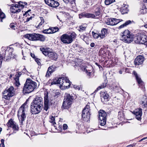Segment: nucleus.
Instances as JSON below:
<instances>
[{"label":"nucleus","instance_id":"42","mask_svg":"<svg viewBox=\"0 0 147 147\" xmlns=\"http://www.w3.org/2000/svg\"><path fill=\"white\" fill-rule=\"evenodd\" d=\"M51 34L55 33L58 31L59 29L57 27H55L51 28Z\"/></svg>","mask_w":147,"mask_h":147},{"label":"nucleus","instance_id":"36","mask_svg":"<svg viewBox=\"0 0 147 147\" xmlns=\"http://www.w3.org/2000/svg\"><path fill=\"white\" fill-rule=\"evenodd\" d=\"M5 18V14L1 11V9H0V18L1 19V22H3L2 19H4Z\"/></svg>","mask_w":147,"mask_h":147},{"label":"nucleus","instance_id":"17","mask_svg":"<svg viewBox=\"0 0 147 147\" xmlns=\"http://www.w3.org/2000/svg\"><path fill=\"white\" fill-rule=\"evenodd\" d=\"M144 61V58L142 55H139L137 57L134 62L136 65H139L142 64Z\"/></svg>","mask_w":147,"mask_h":147},{"label":"nucleus","instance_id":"33","mask_svg":"<svg viewBox=\"0 0 147 147\" xmlns=\"http://www.w3.org/2000/svg\"><path fill=\"white\" fill-rule=\"evenodd\" d=\"M124 114L122 111H119L118 112V118L120 120H122L124 118Z\"/></svg>","mask_w":147,"mask_h":147},{"label":"nucleus","instance_id":"6","mask_svg":"<svg viewBox=\"0 0 147 147\" xmlns=\"http://www.w3.org/2000/svg\"><path fill=\"white\" fill-rule=\"evenodd\" d=\"M27 110V106L24 104L19 108L18 111V116L20 121L21 122L22 124L26 117V113Z\"/></svg>","mask_w":147,"mask_h":147},{"label":"nucleus","instance_id":"55","mask_svg":"<svg viewBox=\"0 0 147 147\" xmlns=\"http://www.w3.org/2000/svg\"><path fill=\"white\" fill-rule=\"evenodd\" d=\"M32 16L30 17V18L28 17L26 19V22H29L30 20H32Z\"/></svg>","mask_w":147,"mask_h":147},{"label":"nucleus","instance_id":"59","mask_svg":"<svg viewBox=\"0 0 147 147\" xmlns=\"http://www.w3.org/2000/svg\"><path fill=\"white\" fill-rule=\"evenodd\" d=\"M63 1L66 3H69V0H63Z\"/></svg>","mask_w":147,"mask_h":147},{"label":"nucleus","instance_id":"29","mask_svg":"<svg viewBox=\"0 0 147 147\" xmlns=\"http://www.w3.org/2000/svg\"><path fill=\"white\" fill-rule=\"evenodd\" d=\"M6 54V51L4 50L0 52V68L1 67L2 61L4 58L5 57Z\"/></svg>","mask_w":147,"mask_h":147},{"label":"nucleus","instance_id":"46","mask_svg":"<svg viewBox=\"0 0 147 147\" xmlns=\"http://www.w3.org/2000/svg\"><path fill=\"white\" fill-rule=\"evenodd\" d=\"M35 61L37 63V64L39 65H40L41 64V60L40 59H38L37 58H35Z\"/></svg>","mask_w":147,"mask_h":147},{"label":"nucleus","instance_id":"8","mask_svg":"<svg viewBox=\"0 0 147 147\" xmlns=\"http://www.w3.org/2000/svg\"><path fill=\"white\" fill-rule=\"evenodd\" d=\"M21 1L18 4H13L10 8L11 12L13 13H18L20 12L22 8L24 7V5Z\"/></svg>","mask_w":147,"mask_h":147},{"label":"nucleus","instance_id":"21","mask_svg":"<svg viewBox=\"0 0 147 147\" xmlns=\"http://www.w3.org/2000/svg\"><path fill=\"white\" fill-rule=\"evenodd\" d=\"M79 18H94V15L92 14L91 13H86L85 12H83L79 15Z\"/></svg>","mask_w":147,"mask_h":147},{"label":"nucleus","instance_id":"52","mask_svg":"<svg viewBox=\"0 0 147 147\" xmlns=\"http://www.w3.org/2000/svg\"><path fill=\"white\" fill-rule=\"evenodd\" d=\"M10 27L11 28L13 29V30H15V26L13 24H10Z\"/></svg>","mask_w":147,"mask_h":147},{"label":"nucleus","instance_id":"27","mask_svg":"<svg viewBox=\"0 0 147 147\" xmlns=\"http://www.w3.org/2000/svg\"><path fill=\"white\" fill-rule=\"evenodd\" d=\"M128 5L123 4L121 8V11L123 14L127 13L128 11Z\"/></svg>","mask_w":147,"mask_h":147},{"label":"nucleus","instance_id":"20","mask_svg":"<svg viewBox=\"0 0 147 147\" xmlns=\"http://www.w3.org/2000/svg\"><path fill=\"white\" fill-rule=\"evenodd\" d=\"M21 74V73H19L16 75L15 77L14 78V84L17 87H19L20 85L19 78Z\"/></svg>","mask_w":147,"mask_h":147},{"label":"nucleus","instance_id":"38","mask_svg":"<svg viewBox=\"0 0 147 147\" xmlns=\"http://www.w3.org/2000/svg\"><path fill=\"white\" fill-rule=\"evenodd\" d=\"M40 18L41 20V22L38 26L37 27L38 28L40 27L44 23V21L43 18L42 17H40Z\"/></svg>","mask_w":147,"mask_h":147},{"label":"nucleus","instance_id":"23","mask_svg":"<svg viewBox=\"0 0 147 147\" xmlns=\"http://www.w3.org/2000/svg\"><path fill=\"white\" fill-rule=\"evenodd\" d=\"M74 99L73 96H71L70 94L66 93L65 96L64 100L67 101L70 103H72V101Z\"/></svg>","mask_w":147,"mask_h":147},{"label":"nucleus","instance_id":"48","mask_svg":"<svg viewBox=\"0 0 147 147\" xmlns=\"http://www.w3.org/2000/svg\"><path fill=\"white\" fill-rule=\"evenodd\" d=\"M114 19L115 25L117 24L121 21V20L120 19H116L115 18H114Z\"/></svg>","mask_w":147,"mask_h":147},{"label":"nucleus","instance_id":"43","mask_svg":"<svg viewBox=\"0 0 147 147\" xmlns=\"http://www.w3.org/2000/svg\"><path fill=\"white\" fill-rule=\"evenodd\" d=\"M106 83H103L100 86H99L97 88V90H99L102 88H104L106 87Z\"/></svg>","mask_w":147,"mask_h":147},{"label":"nucleus","instance_id":"44","mask_svg":"<svg viewBox=\"0 0 147 147\" xmlns=\"http://www.w3.org/2000/svg\"><path fill=\"white\" fill-rule=\"evenodd\" d=\"M50 120L49 121L53 125L56 123L55 121V118L53 116H51L50 118Z\"/></svg>","mask_w":147,"mask_h":147},{"label":"nucleus","instance_id":"7","mask_svg":"<svg viewBox=\"0 0 147 147\" xmlns=\"http://www.w3.org/2000/svg\"><path fill=\"white\" fill-rule=\"evenodd\" d=\"M15 94V90L13 86L6 88L3 93V98L6 100H9L11 97L13 96Z\"/></svg>","mask_w":147,"mask_h":147},{"label":"nucleus","instance_id":"14","mask_svg":"<svg viewBox=\"0 0 147 147\" xmlns=\"http://www.w3.org/2000/svg\"><path fill=\"white\" fill-rule=\"evenodd\" d=\"M138 42L140 43L147 46V36L144 35H140L137 37Z\"/></svg>","mask_w":147,"mask_h":147},{"label":"nucleus","instance_id":"37","mask_svg":"<svg viewBox=\"0 0 147 147\" xmlns=\"http://www.w3.org/2000/svg\"><path fill=\"white\" fill-rule=\"evenodd\" d=\"M141 104L142 105L146 107L147 106V98H146L143 100Z\"/></svg>","mask_w":147,"mask_h":147},{"label":"nucleus","instance_id":"1","mask_svg":"<svg viewBox=\"0 0 147 147\" xmlns=\"http://www.w3.org/2000/svg\"><path fill=\"white\" fill-rule=\"evenodd\" d=\"M43 107L42 98L41 97L36 96L31 104V112L33 114H38L41 112Z\"/></svg>","mask_w":147,"mask_h":147},{"label":"nucleus","instance_id":"28","mask_svg":"<svg viewBox=\"0 0 147 147\" xmlns=\"http://www.w3.org/2000/svg\"><path fill=\"white\" fill-rule=\"evenodd\" d=\"M63 84V86H61V87H63L64 88V89H66L69 88L70 86V81L69 80V79L67 78L65 80Z\"/></svg>","mask_w":147,"mask_h":147},{"label":"nucleus","instance_id":"3","mask_svg":"<svg viewBox=\"0 0 147 147\" xmlns=\"http://www.w3.org/2000/svg\"><path fill=\"white\" fill-rule=\"evenodd\" d=\"M76 37L74 32H72L69 34H64L60 37L61 41L64 44H69L72 42Z\"/></svg>","mask_w":147,"mask_h":147},{"label":"nucleus","instance_id":"13","mask_svg":"<svg viewBox=\"0 0 147 147\" xmlns=\"http://www.w3.org/2000/svg\"><path fill=\"white\" fill-rule=\"evenodd\" d=\"M7 125L8 127L12 128L14 130H18V129L19 127L18 125L12 119H10L9 120Z\"/></svg>","mask_w":147,"mask_h":147},{"label":"nucleus","instance_id":"34","mask_svg":"<svg viewBox=\"0 0 147 147\" xmlns=\"http://www.w3.org/2000/svg\"><path fill=\"white\" fill-rule=\"evenodd\" d=\"M92 35L93 37L95 39H98V38H100V33H95L93 32H92Z\"/></svg>","mask_w":147,"mask_h":147},{"label":"nucleus","instance_id":"61","mask_svg":"<svg viewBox=\"0 0 147 147\" xmlns=\"http://www.w3.org/2000/svg\"><path fill=\"white\" fill-rule=\"evenodd\" d=\"M51 85L55 84H57V83H56V82L53 81V82H52L51 83Z\"/></svg>","mask_w":147,"mask_h":147},{"label":"nucleus","instance_id":"10","mask_svg":"<svg viewBox=\"0 0 147 147\" xmlns=\"http://www.w3.org/2000/svg\"><path fill=\"white\" fill-rule=\"evenodd\" d=\"M99 122L100 125L101 126L105 125L106 123V117L107 114L105 111L103 110H100L99 111Z\"/></svg>","mask_w":147,"mask_h":147},{"label":"nucleus","instance_id":"9","mask_svg":"<svg viewBox=\"0 0 147 147\" xmlns=\"http://www.w3.org/2000/svg\"><path fill=\"white\" fill-rule=\"evenodd\" d=\"M89 106L87 105L84 107L82 111V117L83 119L85 121L87 122L90 119V112Z\"/></svg>","mask_w":147,"mask_h":147},{"label":"nucleus","instance_id":"54","mask_svg":"<svg viewBox=\"0 0 147 147\" xmlns=\"http://www.w3.org/2000/svg\"><path fill=\"white\" fill-rule=\"evenodd\" d=\"M55 96L59 95L60 94V92H59L58 90H56L55 92Z\"/></svg>","mask_w":147,"mask_h":147},{"label":"nucleus","instance_id":"32","mask_svg":"<svg viewBox=\"0 0 147 147\" xmlns=\"http://www.w3.org/2000/svg\"><path fill=\"white\" fill-rule=\"evenodd\" d=\"M38 37L37 38V40H39L41 41H43L45 40V38L44 36L40 34H38Z\"/></svg>","mask_w":147,"mask_h":147},{"label":"nucleus","instance_id":"58","mask_svg":"<svg viewBox=\"0 0 147 147\" xmlns=\"http://www.w3.org/2000/svg\"><path fill=\"white\" fill-rule=\"evenodd\" d=\"M90 46L91 47H94L95 46V44L93 42H92L90 44Z\"/></svg>","mask_w":147,"mask_h":147},{"label":"nucleus","instance_id":"26","mask_svg":"<svg viewBox=\"0 0 147 147\" xmlns=\"http://www.w3.org/2000/svg\"><path fill=\"white\" fill-rule=\"evenodd\" d=\"M67 78L65 77H62L59 78L56 81V83L57 84H59L60 85V87L61 88V86H63V84L65 80Z\"/></svg>","mask_w":147,"mask_h":147},{"label":"nucleus","instance_id":"12","mask_svg":"<svg viewBox=\"0 0 147 147\" xmlns=\"http://www.w3.org/2000/svg\"><path fill=\"white\" fill-rule=\"evenodd\" d=\"M44 1L47 4L51 7L56 8L59 5V2L54 0H44Z\"/></svg>","mask_w":147,"mask_h":147},{"label":"nucleus","instance_id":"18","mask_svg":"<svg viewBox=\"0 0 147 147\" xmlns=\"http://www.w3.org/2000/svg\"><path fill=\"white\" fill-rule=\"evenodd\" d=\"M25 37L30 40H36L38 37L37 34L33 33L32 34H27L25 35Z\"/></svg>","mask_w":147,"mask_h":147},{"label":"nucleus","instance_id":"24","mask_svg":"<svg viewBox=\"0 0 147 147\" xmlns=\"http://www.w3.org/2000/svg\"><path fill=\"white\" fill-rule=\"evenodd\" d=\"M71 104L70 102L64 100L61 108L62 109H68L70 107Z\"/></svg>","mask_w":147,"mask_h":147},{"label":"nucleus","instance_id":"53","mask_svg":"<svg viewBox=\"0 0 147 147\" xmlns=\"http://www.w3.org/2000/svg\"><path fill=\"white\" fill-rule=\"evenodd\" d=\"M69 3L73 4L75 3V0H69Z\"/></svg>","mask_w":147,"mask_h":147},{"label":"nucleus","instance_id":"64","mask_svg":"<svg viewBox=\"0 0 147 147\" xmlns=\"http://www.w3.org/2000/svg\"><path fill=\"white\" fill-rule=\"evenodd\" d=\"M22 2L23 3L22 4L24 5H24H27V3L26 2Z\"/></svg>","mask_w":147,"mask_h":147},{"label":"nucleus","instance_id":"19","mask_svg":"<svg viewBox=\"0 0 147 147\" xmlns=\"http://www.w3.org/2000/svg\"><path fill=\"white\" fill-rule=\"evenodd\" d=\"M49 102V100H48V94H45L44 96V109L47 111L48 110L49 108L48 105Z\"/></svg>","mask_w":147,"mask_h":147},{"label":"nucleus","instance_id":"16","mask_svg":"<svg viewBox=\"0 0 147 147\" xmlns=\"http://www.w3.org/2000/svg\"><path fill=\"white\" fill-rule=\"evenodd\" d=\"M135 115V117L139 121L141 120L142 115V110L140 109H135L133 112Z\"/></svg>","mask_w":147,"mask_h":147},{"label":"nucleus","instance_id":"25","mask_svg":"<svg viewBox=\"0 0 147 147\" xmlns=\"http://www.w3.org/2000/svg\"><path fill=\"white\" fill-rule=\"evenodd\" d=\"M108 33L107 30V29L103 28L102 29L101 31V33H100V39H103L107 35Z\"/></svg>","mask_w":147,"mask_h":147},{"label":"nucleus","instance_id":"56","mask_svg":"<svg viewBox=\"0 0 147 147\" xmlns=\"http://www.w3.org/2000/svg\"><path fill=\"white\" fill-rule=\"evenodd\" d=\"M136 143H134L132 144H131L129 145H128L127 147H133L134 146H135L136 145Z\"/></svg>","mask_w":147,"mask_h":147},{"label":"nucleus","instance_id":"57","mask_svg":"<svg viewBox=\"0 0 147 147\" xmlns=\"http://www.w3.org/2000/svg\"><path fill=\"white\" fill-rule=\"evenodd\" d=\"M30 11V10H28L27 11L25 12L24 14V16L26 15L27 16V15H29L28 12Z\"/></svg>","mask_w":147,"mask_h":147},{"label":"nucleus","instance_id":"47","mask_svg":"<svg viewBox=\"0 0 147 147\" xmlns=\"http://www.w3.org/2000/svg\"><path fill=\"white\" fill-rule=\"evenodd\" d=\"M1 143L0 144V147H5L4 144V140L3 139L1 140Z\"/></svg>","mask_w":147,"mask_h":147},{"label":"nucleus","instance_id":"11","mask_svg":"<svg viewBox=\"0 0 147 147\" xmlns=\"http://www.w3.org/2000/svg\"><path fill=\"white\" fill-rule=\"evenodd\" d=\"M82 60L80 59L77 61V64L78 66L80 67L81 69L86 73H87L89 71H92L93 68L92 66H90L89 67H85L84 65V63H81Z\"/></svg>","mask_w":147,"mask_h":147},{"label":"nucleus","instance_id":"2","mask_svg":"<svg viewBox=\"0 0 147 147\" xmlns=\"http://www.w3.org/2000/svg\"><path fill=\"white\" fill-rule=\"evenodd\" d=\"M36 87L37 84L36 82L27 79L24 84L23 92L25 94L30 93L33 91Z\"/></svg>","mask_w":147,"mask_h":147},{"label":"nucleus","instance_id":"31","mask_svg":"<svg viewBox=\"0 0 147 147\" xmlns=\"http://www.w3.org/2000/svg\"><path fill=\"white\" fill-rule=\"evenodd\" d=\"M133 21H131L130 20H128L124 23L123 24H122L119 27V28L121 29L124 28L125 27L127 26L129 24H131L132 22H133Z\"/></svg>","mask_w":147,"mask_h":147},{"label":"nucleus","instance_id":"60","mask_svg":"<svg viewBox=\"0 0 147 147\" xmlns=\"http://www.w3.org/2000/svg\"><path fill=\"white\" fill-rule=\"evenodd\" d=\"M30 55H31V57L33 58H36V57H35V55L34 54H33L32 53H31Z\"/></svg>","mask_w":147,"mask_h":147},{"label":"nucleus","instance_id":"49","mask_svg":"<svg viewBox=\"0 0 147 147\" xmlns=\"http://www.w3.org/2000/svg\"><path fill=\"white\" fill-rule=\"evenodd\" d=\"M73 87L76 89H77L79 90L80 89V87L79 86H77L76 85H74L73 86Z\"/></svg>","mask_w":147,"mask_h":147},{"label":"nucleus","instance_id":"41","mask_svg":"<svg viewBox=\"0 0 147 147\" xmlns=\"http://www.w3.org/2000/svg\"><path fill=\"white\" fill-rule=\"evenodd\" d=\"M43 32L45 34H51V28H50L48 29L45 30L43 31Z\"/></svg>","mask_w":147,"mask_h":147},{"label":"nucleus","instance_id":"35","mask_svg":"<svg viewBox=\"0 0 147 147\" xmlns=\"http://www.w3.org/2000/svg\"><path fill=\"white\" fill-rule=\"evenodd\" d=\"M109 94L107 93L105 94V93H104L102 96V98H104V100H105L106 102L109 100Z\"/></svg>","mask_w":147,"mask_h":147},{"label":"nucleus","instance_id":"62","mask_svg":"<svg viewBox=\"0 0 147 147\" xmlns=\"http://www.w3.org/2000/svg\"><path fill=\"white\" fill-rule=\"evenodd\" d=\"M81 38H83V40H84V38H86V37L85 36H84V35H83V36H82H82H81Z\"/></svg>","mask_w":147,"mask_h":147},{"label":"nucleus","instance_id":"39","mask_svg":"<svg viewBox=\"0 0 147 147\" xmlns=\"http://www.w3.org/2000/svg\"><path fill=\"white\" fill-rule=\"evenodd\" d=\"M86 26L85 25L83 24L81 25L80 26V29L79 31L80 32H82L84 30H85L86 29Z\"/></svg>","mask_w":147,"mask_h":147},{"label":"nucleus","instance_id":"30","mask_svg":"<svg viewBox=\"0 0 147 147\" xmlns=\"http://www.w3.org/2000/svg\"><path fill=\"white\" fill-rule=\"evenodd\" d=\"M106 24L108 25L113 26L115 25L114 19L113 18L108 19L106 22Z\"/></svg>","mask_w":147,"mask_h":147},{"label":"nucleus","instance_id":"45","mask_svg":"<svg viewBox=\"0 0 147 147\" xmlns=\"http://www.w3.org/2000/svg\"><path fill=\"white\" fill-rule=\"evenodd\" d=\"M92 14L94 15V18H97V16H99L100 15V12L99 11H97L95 12V14Z\"/></svg>","mask_w":147,"mask_h":147},{"label":"nucleus","instance_id":"15","mask_svg":"<svg viewBox=\"0 0 147 147\" xmlns=\"http://www.w3.org/2000/svg\"><path fill=\"white\" fill-rule=\"evenodd\" d=\"M134 72L139 87L141 88L142 89H144L145 88L144 82H142L141 78L138 75L137 73L135 71H134Z\"/></svg>","mask_w":147,"mask_h":147},{"label":"nucleus","instance_id":"63","mask_svg":"<svg viewBox=\"0 0 147 147\" xmlns=\"http://www.w3.org/2000/svg\"><path fill=\"white\" fill-rule=\"evenodd\" d=\"M123 71V69H121L119 71V73L120 74H122V71Z\"/></svg>","mask_w":147,"mask_h":147},{"label":"nucleus","instance_id":"40","mask_svg":"<svg viewBox=\"0 0 147 147\" xmlns=\"http://www.w3.org/2000/svg\"><path fill=\"white\" fill-rule=\"evenodd\" d=\"M115 0H105V3L106 5H108L115 2Z\"/></svg>","mask_w":147,"mask_h":147},{"label":"nucleus","instance_id":"51","mask_svg":"<svg viewBox=\"0 0 147 147\" xmlns=\"http://www.w3.org/2000/svg\"><path fill=\"white\" fill-rule=\"evenodd\" d=\"M63 129L65 130L67 129V125L66 124H64L63 125Z\"/></svg>","mask_w":147,"mask_h":147},{"label":"nucleus","instance_id":"4","mask_svg":"<svg viewBox=\"0 0 147 147\" xmlns=\"http://www.w3.org/2000/svg\"><path fill=\"white\" fill-rule=\"evenodd\" d=\"M40 49L44 55L45 56H48L51 59L56 60L57 59V54L53 52L50 49H47L45 47H41Z\"/></svg>","mask_w":147,"mask_h":147},{"label":"nucleus","instance_id":"5","mask_svg":"<svg viewBox=\"0 0 147 147\" xmlns=\"http://www.w3.org/2000/svg\"><path fill=\"white\" fill-rule=\"evenodd\" d=\"M120 35L121 40L125 42L130 43L133 40V36L128 30H125L123 32H121Z\"/></svg>","mask_w":147,"mask_h":147},{"label":"nucleus","instance_id":"22","mask_svg":"<svg viewBox=\"0 0 147 147\" xmlns=\"http://www.w3.org/2000/svg\"><path fill=\"white\" fill-rule=\"evenodd\" d=\"M55 66L53 65L48 68L47 74L45 76L46 77H49L51 73L55 70Z\"/></svg>","mask_w":147,"mask_h":147},{"label":"nucleus","instance_id":"50","mask_svg":"<svg viewBox=\"0 0 147 147\" xmlns=\"http://www.w3.org/2000/svg\"><path fill=\"white\" fill-rule=\"evenodd\" d=\"M87 73V75L89 76L90 78L92 76V75L93 74V73L92 71H89Z\"/></svg>","mask_w":147,"mask_h":147}]
</instances>
